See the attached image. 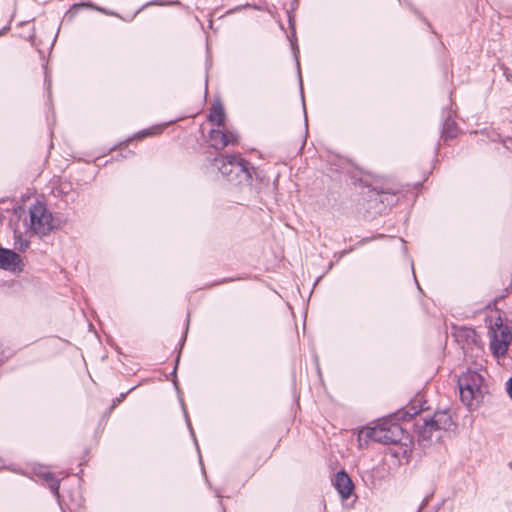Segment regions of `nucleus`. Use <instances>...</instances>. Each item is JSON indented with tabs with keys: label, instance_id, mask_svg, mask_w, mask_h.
Wrapping results in <instances>:
<instances>
[{
	"label": "nucleus",
	"instance_id": "nucleus-1",
	"mask_svg": "<svg viewBox=\"0 0 512 512\" xmlns=\"http://www.w3.org/2000/svg\"><path fill=\"white\" fill-rule=\"evenodd\" d=\"M359 445L370 441L384 445H399L402 453L412 452L413 438L405 431L398 419L389 416L378 420L373 427H364L358 433Z\"/></svg>",
	"mask_w": 512,
	"mask_h": 512
},
{
	"label": "nucleus",
	"instance_id": "nucleus-2",
	"mask_svg": "<svg viewBox=\"0 0 512 512\" xmlns=\"http://www.w3.org/2000/svg\"><path fill=\"white\" fill-rule=\"evenodd\" d=\"M227 181L242 185H250L255 168L241 154H220L210 160Z\"/></svg>",
	"mask_w": 512,
	"mask_h": 512
},
{
	"label": "nucleus",
	"instance_id": "nucleus-3",
	"mask_svg": "<svg viewBox=\"0 0 512 512\" xmlns=\"http://www.w3.org/2000/svg\"><path fill=\"white\" fill-rule=\"evenodd\" d=\"M458 388L461 401L471 406L473 401H481L486 393L484 377L476 370L468 369L458 378Z\"/></svg>",
	"mask_w": 512,
	"mask_h": 512
},
{
	"label": "nucleus",
	"instance_id": "nucleus-4",
	"mask_svg": "<svg viewBox=\"0 0 512 512\" xmlns=\"http://www.w3.org/2000/svg\"><path fill=\"white\" fill-rule=\"evenodd\" d=\"M489 335L492 355L496 358L505 356L512 341V333L509 327L502 323L500 316L490 325Z\"/></svg>",
	"mask_w": 512,
	"mask_h": 512
},
{
	"label": "nucleus",
	"instance_id": "nucleus-5",
	"mask_svg": "<svg viewBox=\"0 0 512 512\" xmlns=\"http://www.w3.org/2000/svg\"><path fill=\"white\" fill-rule=\"evenodd\" d=\"M30 228L41 236L48 235L54 228L52 214L40 202L30 208Z\"/></svg>",
	"mask_w": 512,
	"mask_h": 512
},
{
	"label": "nucleus",
	"instance_id": "nucleus-6",
	"mask_svg": "<svg viewBox=\"0 0 512 512\" xmlns=\"http://www.w3.org/2000/svg\"><path fill=\"white\" fill-rule=\"evenodd\" d=\"M376 189H380V209L382 215L386 214L393 206H395L399 201L400 189L395 184L384 183L383 181H379V187Z\"/></svg>",
	"mask_w": 512,
	"mask_h": 512
},
{
	"label": "nucleus",
	"instance_id": "nucleus-7",
	"mask_svg": "<svg viewBox=\"0 0 512 512\" xmlns=\"http://www.w3.org/2000/svg\"><path fill=\"white\" fill-rule=\"evenodd\" d=\"M455 340L462 346L464 353L467 354L473 347L480 348L481 340L473 328L460 327L454 332Z\"/></svg>",
	"mask_w": 512,
	"mask_h": 512
},
{
	"label": "nucleus",
	"instance_id": "nucleus-8",
	"mask_svg": "<svg viewBox=\"0 0 512 512\" xmlns=\"http://www.w3.org/2000/svg\"><path fill=\"white\" fill-rule=\"evenodd\" d=\"M0 269L20 273L24 269V263L15 251L0 247Z\"/></svg>",
	"mask_w": 512,
	"mask_h": 512
},
{
	"label": "nucleus",
	"instance_id": "nucleus-9",
	"mask_svg": "<svg viewBox=\"0 0 512 512\" xmlns=\"http://www.w3.org/2000/svg\"><path fill=\"white\" fill-rule=\"evenodd\" d=\"M430 417L438 431H455L458 427L457 416L451 409L436 410Z\"/></svg>",
	"mask_w": 512,
	"mask_h": 512
},
{
	"label": "nucleus",
	"instance_id": "nucleus-10",
	"mask_svg": "<svg viewBox=\"0 0 512 512\" xmlns=\"http://www.w3.org/2000/svg\"><path fill=\"white\" fill-rule=\"evenodd\" d=\"M379 187V183L374 185L373 188L367 191L366 196L363 198L362 207L365 209V212L371 216H381L382 212L380 209L381 199H380V189H376Z\"/></svg>",
	"mask_w": 512,
	"mask_h": 512
},
{
	"label": "nucleus",
	"instance_id": "nucleus-11",
	"mask_svg": "<svg viewBox=\"0 0 512 512\" xmlns=\"http://www.w3.org/2000/svg\"><path fill=\"white\" fill-rule=\"evenodd\" d=\"M333 485L342 499H348L354 489V484L351 478L344 470H341L335 474Z\"/></svg>",
	"mask_w": 512,
	"mask_h": 512
},
{
	"label": "nucleus",
	"instance_id": "nucleus-12",
	"mask_svg": "<svg viewBox=\"0 0 512 512\" xmlns=\"http://www.w3.org/2000/svg\"><path fill=\"white\" fill-rule=\"evenodd\" d=\"M438 431L431 417H420L415 423V433L418 441L431 440L433 432Z\"/></svg>",
	"mask_w": 512,
	"mask_h": 512
},
{
	"label": "nucleus",
	"instance_id": "nucleus-13",
	"mask_svg": "<svg viewBox=\"0 0 512 512\" xmlns=\"http://www.w3.org/2000/svg\"><path fill=\"white\" fill-rule=\"evenodd\" d=\"M34 473L43 483L47 485L54 496L57 498L60 497V480L55 477L54 473L43 466L35 468Z\"/></svg>",
	"mask_w": 512,
	"mask_h": 512
},
{
	"label": "nucleus",
	"instance_id": "nucleus-14",
	"mask_svg": "<svg viewBox=\"0 0 512 512\" xmlns=\"http://www.w3.org/2000/svg\"><path fill=\"white\" fill-rule=\"evenodd\" d=\"M460 132L461 130L457 122L451 115H448L442 124L440 140L447 144L450 140L455 139L460 134Z\"/></svg>",
	"mask_w": 512,
	"mask_h": 512
},
{
	"label": "nucleus",
	"instance_id": "nucleus-15",
	"mask_svg": "<svg viewBox=\"0 0 512 512\" xmlns=\"http://www.w3.org/2000/svg\"><path fill=\"white\" fill-rule=\"evenodd\" d=\"M351 183L355 187L368 188L370 190L380 179L372 177L370 174L363 173L362 171H350L348 173Z\"/></svg>",
	"mask_w": 512,
	"mask_h": 512
},
{
	"label": "nucleus",
	"instance_id": "nucleus-16",
	"mask_svg": "<svg viewBox=\"0 0 512 512\" xmlns=\"http://www.w3.org/2000/svg\"><path fill=\"white\" fill-rule=\"evenodd\" d=\"M225 119L226 114L223 104L220 100H217L211 105L207 120L220 127L224 126Z\"/></svg>",
	"mask_w": 512,
	"mask_h": 512
},
{
	"label": "nucleus",
	"instance_id": "nucleus-17",
	"mask_svg": "<svg viewBox=\"0 0 512 512\" xmlns=\"http://www.w3.org/2000/svg\"><path fill=\"white\" fill-rule=\"evenodd\" d=\"M210 146L216 150H222L225 148V132L220 129H211L209 131Z\"/></svg>",
	"mask_w": 512,
	"mask_h": 512
},
{
	"label": "nucleus",
	"instance_id": "nucleus-18",
	"mask_svg": "<svg viewBox=\"0 0 512 512\" xmlns=\"http://www.w3.org/2000/svg\"><path fill=\"white\" fill-rule=\"evenodd\" d=\"M72 191V183L67 180L53 181L52 194L57 197L67 196Z\"/></svg>",
	"mask_w": 512,
	"mask_h": 512
},
{
	"label": "nucleus",
	"instance_id": "nucleus-19",
	"mask_svg": "<svg viewBox=\"0 0 512 512\" xmlns=\"http://www.w3.org/2000/svg\"><path fill=\"white\" fill-rule=\"evenodd\" d=\"M425 403L426 402H421L420 400H413L410 405L406 407V411L402 418L404 420H409L415 416H418L421 412L427 409L424 407Z\"/></svg>",
	"mask_w": 512,
	"mask_h": 512
},
{
	"label": "nucleus",
	"instance_id": "nucleus-20",
	"mask_svg": "<svg viewBox=\"0 0 512 512\" xmlns=\"http://www.w3.org/2000/svg\"><path fill=\"white\" fill-rule=\"evenodd\" d=\"M163 129L162 125H154L135 133L131 138H129V140H143L147 137L160 135L163 132Z\"/></svg>",
	"mask_w": 512,
	"mask_h": 512
},
{
	"label": "nucleus",
	"instance_id": "nucleus-21",
	"mask_svg": "<svg viewBox=\"0 0 512 512\" xmlns=\"http://www.w3.org/2000/svg\"><path fill=\"white\" fill-rule=\"evenodd\" d=\"M85 7H88L86 3L73 4L70 9L64 14L62 23H72L76 15Z\"/></svg>",
	"mask_w": 512,
	"mask_h": 512
},
{
	"label": "nucleus",
	"instance_id": "nucleus-22",
	"mask_svg": "<svg viewBox=\"0 0 512 512\" xmlns=\"http://www.w3.org/2000/svg\"><path fill=\"white\" fill-rule=\"evenodd\" d=\"M225 132V147L228 145H237L239 143V135L235 131L224 130Z\"/></svg>",
	"mask_w": 512,
	"mask_h": 512
},
{
	"label": "nucleus",
	"instance_id": "nucleus-23",
	"mask_svg": "<svg viewBox=\"0 0 512 512\" xmlns=\"http://www.w3.org/2000/svg\"><path fill=\"white\" fill-rule=\"evenodd\" d=\"M137 386L130 388L127 392L121 393L118 397L112 400V403L108 409V412L111 413L118 405H120L127 397L129 393L136 389Z\"/></svg>",
	"mask_w": 512,
	"mask_h": 512
},
{
	"label": "nucleus",
	"instance_id": "nucleus-24",
	"mask_svg": "<svg viewBox=\"0 0 512 512\" xmlns=\"http://www.w3.org/2000/svg\"><path fill=\"white\" fill-rule=\"evenodd\" d=\"M15 247L21 252H24L29 247V241L23 239L21 234L15 233Z\"/></svg>",
	"mask_w": 512,
	"mask_h": 512
},
{
	"label": "nucleus",
	"instance_id": "nucleus-25",
	"mask_svg": "<svg viewBox=\"0 0 512 512\" xmlns=\"http://www.w3.org/2000/svg\"><path fill=\"white\" fill-rule=\"evenodd\" d=\"M129 141L130 140L128 139L127 141L122 142V143L119 144V146H120V155H121V158H123V159L129 158V157L134 155V151H132V150H130L128 148V142Z\"/></svg>",
	"mask_w": 512,
	"mask_h": 512
},
{
	"label": "nucleus",
	"instance_id": "nucleus-26",
	"mask_svg": "<svg viewBox=\"0 0 512 512\" xmlns=\"http://www.w3.org/2000/svg\"><path fill=\"white\" fill-rule=\"evenodd\" d=\"M506 391L512 399V376L506 382Z\"/></svg>",
	"mask_w": 512,
	"mask_h": 512
},
{
	"label": "nucleus",
	"instance_id": "nucleus-27",
	"mask_svg": "<svg viewBox=\"0 0 512 512\" xmlns=\"http://www.w3.org/2000/svg\"><path fill=\"white\" fill-rule=\"evenodd\" d=\"M112 151L114 153L112 156V159L117 160V161L122 159L121 155H120V146H118V148L112 149Z\"/></svg>",
	"mask_w": 512,
	"mask_h": 512
},
{
	"label": "nucleus",
	"instance_id": "nucleus-28",
	"mask_svg": "<svg viewBox=\"0 0 512 512\" xmlns=\"http://www.w3.org/2000/svg\"><path fill=\"white\" fill-rule=\"evenodd\" d=\"M10 30V24H7L0 30V36L5 35Z\"/></svg>",
	"mask_w": 512,
	"mask_h": 512
},
{
	"label": "nucleus",
	"instance_id": "nucleus-29",
	"mask_svg": "<svg viewBox=\"0 0 512 512\" xmlns=\"http://www.w3.org/2000/svg\"><path fill=\"white\" fill-rule=\"evenodd\" d=\"M178 362H179V356L177 357V360H176V365L172 371V375L176 378V370H177V365H178Z\"/></svg>",
	"mask_w": 512,
	"mask_h": 512
},
{
	"label": "nucleus",
	"instance_id": "nucleus-30",
	"mask_svg": "<svg viewBox=\"0 0 512 512\" xmlns=\"http://www.w3.org/2000/svg\"><path fill=\"white\" fill-rule=\"evenodd\" d=\"M505 292H506V294L512 293V280H511V283L509 284V286L505 289Z\"/></svg>",
	"mask_w": 512,
	"mask_h": 512
},
{
	"label": "nucleus",
	"instance_id": "nucleus-31",
	"mask_svg": "<svg viewBox=\"0 0 512 512\" xmlns=\"http://www.w3.org/2000/svg\"><path fill=\"white\" fill-rule=\"evenodd\" d=\"M427 25H428V27L430 28L431 32H432V33H434V34H436V32H435V30L433 29V27L431 26V24H430V23H427Z\"/></svg>",
	"mask_w": 512,
	"mask_h": 512
},
{
	"label": "nucleus",
	"instance_id": "nucleus-32",
	"mask_svg": "<svg viewBox=\"0 0 512 512\" xmlns=\"http://www.w3.org/2000/svg\"><path fill=\"white\" fill-rule=\"evenodd\" d=\"M427 500H428V499L426 498V499H425V501H424V503L422 504V506H420V509H423V506H424V504L427 502Z\"/></svg>",
	"mask_w": 512,
	"mask_h": 512
}]
</instances>
